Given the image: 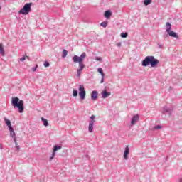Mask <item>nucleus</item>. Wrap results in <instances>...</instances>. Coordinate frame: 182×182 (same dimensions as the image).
Listing matches in <instances>:
<instances>
[{
    "label": "nucleus",
    "mask_w": 182,
    "mask_h": 182,
    "mask_svg": "<svg viewBox=\"0 0 182 182\" xmlns=\"http://www.w3.org/2000/svg\"><path fill=\"white\" fill-rule=\"evenodd\" d=\"M7 127L9 128V132H12L14 130V127H12L11 124L7 125Z\"/></svg>",
    "instance_id": "nucleus-30"
},
{
    "label": "nucleus",
    "mask_w": 182,
    "mask_h": 182,
    "mask_svg": "<svg viewBox=\"0 0 182 182\" xmlns=\"http://www.w3.org/2000/svg\"><path fill=\"white\" fill-rule=\"evenodd\" d=\"M85 58H86V53H82L80 57L77 55H74L73 57V60L74 63H78V69L77 70V77H80L82 70H83L86 66V65L83 63Z\"/></svg>",
    "instance_id": "nucleus-1"
},
{
    "label": "nucleus",
    "mask_w": 182,
    "mask_h": 182,
    "mask_svg": "<svg viewBox=\"0 0 182 182\" xmlns=\"http://www.w3.org/2000/svg\"><path fill=\"white\" fill-rule=\"evenodd\" d=\"M0 55L5 56V49H4L2 44H0Z\"/></svg>",
    "instance_id": "nucleus-14"
},
{
    "label": "nucleus",
    "mask_w": 182,
    "mask_h": 182,
    "mask_svg": "<svg viewBox=\"0 0 182 182\" xmlns=\"http://www.w3.org/2000/svg\"><path fill=\"white\" fill-rule=\"evenodd\" d=\"M117 46H118L119 48H120V46H122V43H118L117 44Z\"/></svg>",
    "instance_id": "nucleus-37"
},
{
    "label": "nucleus",
    "mask_w": 182,
    "mask_h": 182,
    "mask_svg": "<svg viewBox=\"0 0 182 182\" xmlns=\"http://www.w3.org/2000/svg\"><path fill=\"white\" fill-rule=\"evenodd\" d=\"M98 72L100 73L102 77H105V73H103V69L102 68H98Z\"/></svg>",
    "instance_id": "nucleus-21"
},
{
    "label": "nucleus",
    "mask_w": 182,
    "mask_h": 182,
    "mask_svg": "<svg viewBox=\"0 0 182 182\" xmlns=\"http://www.w3.org/2000/svg\"><path fill=\"white\" fill-rule=\"evenodd\" d=\"M44 66H45V68H49V66H50V64L49 63V62L46 61L44 63Z\"/></svg>",
    "instance_id": "nucleus-28"
},
{
    "label": "nucleus",
    "mask_w": 182,
    "mask_h": 182,
    "mask_svg": "<svg viewBox=\"0 0 182 182\" xmlns=\"http://www.w3.org/2000/svg\"><path fill=\"white\" fill-rule=\"evenodd\" d=\"M66 56H68V50L64 49V50H63L62 58L63 59H65V58H66Z\"/></svg>",
    "instance_id": "nucleus-16"
},
{
    "label": "nucleus",
    "mask_w": 182,
    "mask_h": 182,
    "mask_svg": "<svg viewBox=\"0 0 182 182\" xmlns=\"http://www.w3.org/2000/svg\"><path fill=\"white\" fill-rule=\"evenodd\" d=\"M79 96L81 100H85L86 97V90H85V87L83 85L79 86Z\"/></svg>",
    "instance_id": "nucleus-6"
},
{
    "label": "nucleus",
    "mask_w": 182,
    "mask_h": 182,
    "mask_svg": "<svg viewBox=\"0 0 182 182\" xmlns=\"http://www.w3.org/2000/svg\"><path fill=\"white\" fill-rule=\"evenodd\" d=\"M144 4L145 6H148V5H150V4H151V0H144Z\"/></svg>",
    "instance_id": "nucleus-20"
},
{
    "label": "nucleus",
    "mask_w": 182,
    "mask_h": 182,
    "mask_svg": "<svg viewBox=\"0 0 182 182\" xmlns=\"http://www.w3.org/2000/svg\"><path fill=\"white\" fill-rule=\"evenodd\" d=\"M90 121L89 122L88 130H89L90 133H92L93 132V125L95 124V122H96L95 120V119H96V116L92 115L91 117H90Z\"/></svg>",
    "instance_id": "nucleus-7"
},
{
    "label": "nucleus",
    "mask_w": 182,
    "mask_h": 182,
    "mask_svg": "<svg viewBox=\"0 0 182 182\" xmlns=\"http://www.w3.org/2000/svg\"><path fill=\"white\" fill-rule=\"evenodd\" d=\"M164 112H165V113H168L169 114H171V113L173 112V107H164Z\"/></svg>",
    "instance_id": "nucleus-12"
},
{
    "label": "nucleus",
    "mask_w": 182,
    "mask_h": 182,
    "mask_svg": "<svg viewBox=\"0 0 182 182\" xmlns=\"http://www.w3.org/2000/svg\"><path fill=\"white\" fill-rule=\"evenodd\" d=\"M26 59H29V56L28 55H24L23 58H20L21 62H23Z\"/></svg>",
    "instance_id": "nucleus-24"
},
{
    "label": "nucleus",
    "mask_w": 182,
    "mask_h": 182,
    "mask_svg": "<svg viewBox=\"0 0 182 182\" xmlns=\"http://www.w3.org/2000/svg\"><path fill=\"white\" fill-rule=\"evenodd\" d=\"M104 16L107 18V19L110 18V16H112V11L110 10H107L105 12Z\"/></svg>",
    "instance_id": "nucleus-13"
},
{
    "label": "nucleus",
    "mask_w": 182,
    "mask_h": 182,
    "mask_svg": "<svg viewBox=\"0 0 182 182\" xmlns=\"http://www.w3.org/2000/svg\"><path fill=\"white\" fill-rule=\"evenodd\" d=\"M105 82V77H102L100 83H103Z\"/></svg>",
    "instance_id": "nucleus-36"
},
{
    "label": "nucleus",
    "mask_w": 182,
    "mask_h": 182,
    "mask_svg": "<svg viewBox=\"0 0 182 182\" xmlns=\"http://www.w3.org/2000/svg\"><path fill=\"white\" fill-rule=\"evenodd\" d=\"M130 153V148L129 146H126L124 151V159L129 160V154Z\"/></svg>",
    "instance_id": "nucleus-8"
},
{
    "label": "nucleus",
    "mask_w": 182,
    "mask_h": 182,
    "mask_svg": "<svg viewBox=\"0 0 182 182\" xmlns=\"http://www.w3.org/2000/svg\"><path fill=\"white\" fill-rule=\"evenodd\" d=\"M100 26H102V28H107V22L103 21L100 23Z\"/></svg>",
    "instance_id": "nucleus-23"
},
{
    "label": "nucleus",
    "mask_w": 182,
    "mask_h": 182,
    "mask_svg": "<svg viewBox=\"0 0 182 182\" xmlns=\"http://www.w3.org/2000/svg\"><path fill=\"white\" fill-rule=\"evenodd\" d=\"M11 105L14 108L17 107V109H18L19 113H23V110H25L23 107V100H19L18 97H12Z\"/></svg>",
    "instance_id": "nucleus-3"
},
{
    "label": "nucleus",
    "mask_w": 182,
    "mask_h": 182,
    "mask_svg": "<svg viewBox=\"0 0 182 182\" xmlns=\"http://www.w3.org/2000/svg\"><path fill=\"white\" fill-rule=\"evenodd\" d=\"M158 46H159V49H163V45L158 43Z\"/></svg>",
    "instance_id": "nucleus-35"
},
{
    "label": "nucleus",
    "mask_w": 182,
    "mask_h": 182,
    "mask_svg": "<svg viewBox=\"0 0 182 182\" xmlns=\"http://www.w3.org/2000/svg\"><path fill=\"white\" fill-rule=\"evenodd\" d=\"M38 69V65H36L34 68H32L31 70L33 72H36V70Z\"/></svg>",
    "instance_id": "nucleus-31"
},
{
    "label": "nucleus",
    "mask_w": 182,
    "mask_h": 182,
    "mask_svg": "<svg viewBox=\"0 0 182 182\" xmlns=\"http://www.w3.org/2000/svg\"><path fill=\"white\" fill-rule=\"evenodd\" d=\"M102 99H107V97H109V96H110V95H112L111 92H107V90H104L102 92Z\"/></svg>",
    "instance_id": "nucleus-9"
},
{
    "label": "nucleus",
    "mask_w": 182,
    "mask_h": 182,
    "mask_svg": "<svg viewBox=\"0 0 182 182\" xmlns=\"http://www.w3.org/2000/svg\"><path fill=\"white\" fill-rule=\"evenodd\" d=\"M159 60L156 59L153 55H149L145 58L141 62V66L146 68L150 65L151 68H156L159 65Z\"/></svg>",
    "instance_id": "nucleus-2"
},
{
    "label": "nucleus",
    "mask_w": 182,
    "mask_h": 182,
    "mask_svg": "<svg viewBox=\"0 0 182 182\" xmlns=\"http://www.w3.org/2000/svg\"><path fill=\"white\" fill-rule=\"evenodd\" d=\"M4 120L5 123H6V126L11 125V120L6 119V117H4Z\"/></svg>",
    "instance_id": "nucleus-19"
},
{
    "label": "nucleus",
    "mask_w": 182,
    "mask_h": 182,
    "mask_svg": "<svg viewBox=\"0 0 182 182\" xmlns=\"http://www.w3.org/2000/svg\"><path fill=\"white\" fill-rule=\"evenodd\" d=\"M62 149V146L59 145H55L54 146L53 151H58V150H60Z\"/></svg>",
    "instance_id": "nucleus-17"
},
{
    "label": "nucleus",
    "mask_w": 182,
    "mask_h": 182,
    "mask_svg": "<svg viewBox=\"0 0 182 182\" xmlns=\"http://www.w3.org/2000/svg\"><path fill=\"white\" fill-rule=\"evenodd\" d=\"M154 130H157L159 129H163V127H161V125H156L155 127H154Z\"/></svg>",
    "instance_id": "nucleus-26"
},
{
    "label": "nucleus",
    "mask_w": 182,
    "mask_h": 182,
    "mask_svg": "<svg viewBox=\"0 0 182 182\" xmlns=\"http://www.w3.org/2000/svg\"><path fill=\"white\" fill-rule=\"evenodd\" d=\"M95 60H97L98 62H102V58L100 57H96Z\"/></svg>",
    "instance_id": "nucleus-32"
},
{
    "label": "nucleus",
    "mask_w": 182,
    "mask_h": 182,
    "mask_svg": "<svg viewBox=\"0 0 182 182\" xmlns=\"http://www.w3.org/2000/svg\"><path fill=\"white\" fill-rule=\"evenodd\" d=\"M77 93H78L77 90L74 89L73 91V96L74 97H76L77 96Z\"/></svg>",
    "instance_id": "nucleus-25"
},
{
    "label": "nucleus",
    "mask_w": 182,
    "mask_h": 182,
    "mask_svg": "<svg viewBox=\"0 0 182 182\" xmlns=\"http://www.w3.org/2000/svg\"><path fill=\"white\" fill-rule=\"evenodd\" d=\"M0 149H2V144H0Z\"/></svg>",
    "instance_id": "nucleus-38"
},
{
    "label": "nucleus",
    "mask_w": 182,
    "mask_h": 182,
    "mask_svg": "<svg viewBox=\"0 0 182 182\" xmlns=\"http://www.w3.org/2000/svg\"><path fill=\"white\" fill-rule=\"evenodd\" d=\"M32 6V3H26L23 8L18 11L19 14H21L22 15H28L31 11H32V9L31 8Z\"/></svg>",
    "instance_id": "nucleus-4"
},
{
    "label": "nucleus",
    "mask_w": 182,
    "mask_h": 182,
    "mask_svg": "<svg viewBox=\"0 0 182 182\" xmlns=\"http://www.w3.org/2000/svg\"><path fill=\"white\" fill-rule=\"evenodd\" d=\"M41 120L43 122V126H45L46 127H48V126H49V122H48V119L42 117Z\"/></svg>",
    "instance_id": "nucleus-15"
},
{
    "label": "nucleus",
    "mask_w": 182,
    "mask_h": 182,
    "mask_svg": "<svg viewBox=\"0 0 182 182\" xmlns=\"http://www.w3.org/2000/svg\"><path fill=\"white\" fill-rule=\"evenodd\" d=\"M127 33H122L121 38H127Z\"/></svg>",
    "instance_id": "nucleus-27"
},
{
    "label": "nucleus",
    "mask_w": 182,
    "mask_h": 182,
    "mask_svg": "<svg viewBox=\"0 0 182 182\" xmlns=\"http://www.w3.org/2000/svg\"><path fill=\"white\" fill-rule=\"evenodd\" d=\"M98 92L96 90H93L91 92V99L92 100H96L97 99Z\"/></svg>",
    "instance_id": "nucleus-11"
},
{
    "label": "nucleus",
    "mask_w": 182,
    "mask_h": 182,
    "mask_svg": "<svg viewBox=\"0 0 182 182\" xmlns=\"http://www.w3.org/2000/svg\"><path fill=\"white\" fill-rule=\"evenodd\" d=\"M7 127L9 128V132H12L14 130V127H12L11 124L7 125Z\"/></svg>",
    "instance_id": "nucleus-29"
},
{
    "label": "nucleus",
    "mask_w": 182,
    "mask_h": 182,
    "mask_svg": "<svg viewBox=\"0 0 182 182\" xmlns=\"http://www.w3.org/2000/svg\"><path fill=\"white\" fill-rule=\"evenodd\" d=\"M55 156H56V151L53 150L52 155L50 157V161H52V160H53V159L55 158Z\"/></svg>",
    "instance_id": "nucleus-18"
},
{
    "label": "nucleus",
    "mask_w": 182,
    "mask_h": 182,
    "mask_svg": "<svg viewBox=\"0 0 182 182\" xmlns=\"http://www.w3.org/2000/svg\"><path fill=\"white\" fill-rule=\"evenodd\" d=\"M19 149H20L19 146L18 145V144H16V150L17 151H19Z\"/></svg>",
    "instance_id": "nucleus-34"
},
{
    "label": "nucleus",
    "mask_w": 182,
    "mask_h": 182,
    "mask_svg": "<svg viewBox=\"0 0 182 182\" xmlns=\"http://www.w3.org/2000/svg\"><path fill=\"white\" fill-rule=\"evenodd\" d=\"M139 122V114L134 116L131 120V126H134Z\"/></svg>",
    "instance_id": "nucleus-10"
},
{
    "label": "nucleus",
    "mask_w": 182,
    "mask_h": 182,
    "mask_svg": "<svg viewBox=\"0 0 182 182\" xmlns=\"http://www.w3.org/2000/svg\"><path fill=\"white\" fill-rule=\"evenodd\" d=\"M10 136L13 138L16 137V134L15 133V131H10Z\"/></svg>",
    "instance_id": "nucleus-22"
},
{
    "label": "nucleus",
    "mask_w": 182,
    "mask_h": 182,
    "mask_svg": "<svg viewBox=\"0 0 182 182\" xmlns=\"http://www.w3.org/2000/svg\"><path fill=\"white\" fill-rule=\"evenodd\" d=\"M13 139H14V143H15V145L18 144V142L16 141V136L13 138Z\"/></svg>",
    "instance_id": "nucleus-33"
},
{
    "label": "nucleus",
    "mask_w": 182,
    "mask_h": 182,
    "mask_svg": "<svg viewBox=\"0 0 182 182\" xmlns=\"http://www.w3.org/2000/svg\"><path fill=\"white\" fill-rule=\"evenodd\" d=\"M166 32L168 35L171 36V38H176V39H178V34L177 33L171 31V24L169 22L166 23Z\"/></svg>",
    "instance_id": "nucleus-5"
}]
</instances>
